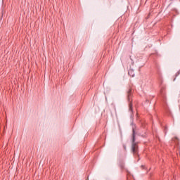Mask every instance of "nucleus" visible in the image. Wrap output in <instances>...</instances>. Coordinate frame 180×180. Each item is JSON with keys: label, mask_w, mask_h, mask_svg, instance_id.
<instances>
[{"label": "nucleus", "mask_w": 180, "mask_h": 180, "mask_svg": "<svg viewBox=\"0 0 180 180\" xmlns=\"http://www.w3.org/2000/svg\"><path fill=\"white\" fill-rule=\"evenodd\" d=\"M129 75H131V77H134V72L133 70H129L128 72Z\"/></svg>", "instance_id": "obj_4"}, {"label": "nucleus", "mask_w": 180, "mask_h": 180, "mask_svg": "<svg viewBox=\"0 0 180 180\" xmlns=\"http://www.w3.org/2000/svg\"><path fill=\"white\" fill-rule=\"evenodd\" d=\"M124 150H126V145H123Z\"/></svg>", "instance_id": "obj_6"}, {"label": "nucleus", "mask_w": 180, "mask_h": 180, "mask_svg": "<svg viewBox=\"0 0 180 180\" xmlns=\"http://www.w3.org/2000/svg\"><path fill=\"white\" fill-rule=\"evenodd\" d=\"M132 125V145L131 151L134 157H139V145L136 143V124H131Z\"/></svg>", "instance_id": "obj_1"}, {"label": "nucleus", "mask_w": 180, "mask_h": 180, "mask_svg": "<svg viewBox=\"0 0 180 180\" xmlns=\"http://www.w3.org/2000/svg\"><path fill=\"white\" fill-rule=\"evenodd\" d=\"M120 167L121 169H124V163H120Z\"/></svg>", "instance_id": "obj_5"}, {"label": "nucleus", "mask_w": 180, "mask_h": 180, "mask_svg": "<svg viewBox=\"0 0 180 180\" xmlns=\"http://www.w3.org/2000/svg\"><path fill=\"white\" fill-rule=\"evenodd\" d=\"M160 94L162 98V102L165 104L167 103V96H165V87L161 88Z\"/></svg>", "instance_id": "obj_3"}, {"label": "nucleus", "mask_w": 180, "mask_h": 180, "mask_svg": "<svg viewBox=\"0 0 180 180\" xmlns=\"http://www.w3.org/2000/svg\"><path fill=\"white\" fill-rule=\"evenodd\" d=\"M132 95H133V91L131 89H129L127 91V100H128V102H129V108L130 112H133V103H131L133 102V100H131Z\"/></svg>", "instance_id": "obj_2"}, {"label": "nucleus", "mask_w": 180, "mask_h": 180, "mask_svg": "<svg viewBox=\"0 0 180 180\" xmlns=\"http://www.w3.org/2000/svg\"><path fill=\"white\" fill-rule=\"evenodd\" d=\"M141 168H146V166L142 165V166H141Z\"/></svg>", "instance_id": "obj_7"}]
</instances>
